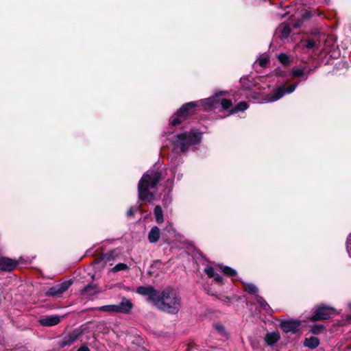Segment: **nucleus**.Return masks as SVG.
<instances>
[{
  "label": "nucleus",
  "mask_w": 351,
  "mask_h": 351,
  "mask_svg": "<svg viewBox=\"0 0 351 351\" xmlns=\"http://www.w3.org/2000/svg\"><path fill=\"white\" fill-rule=\"evenodd\" d=\"M198 104L196 101H190L184 104L177 111L170 117L169 125L178 126L182 122L188 119L191 116L195 114Z\"/></svg>",
  "instance_id": "4"
},
{
  "label": "nucleus",
  "mask_w": 351,
  "mask_h": 351,
  "mask_svg": "<svg viewBox=\"0 0 351 351\" xmlns=\"http://www.w3.org/2000/svg\"><path fill=\"white\" fill-rule=\"evenodd\" d=\"M204 272L207 274L209 278H214L216 275L214 268L212 266H207L204 269Z\"/></svg>",
  "instance_id": "35"
},
{
  "label": "nucleus",
  "mask_w": 351,
  "mask_h": 351,
  "mask_svg": "<svg viewBox=\"0 0 351 351\" xmlns=\"http://www.w3.org/2000/svg\"><path fill=\"white\" fill-rule=\"evenodd\" d=\"M274 73L275 75L278 77H285L287 75V72L282 71L280 68L276 69Z\"/></svg>",
  "instance_id": "39"
},
{
  "label": "nucleus",
  "mask_w": 351,
  "mask_h": 351,
  "mask_svg": "<svg viewBox=\"0 0 351 351\" xmlns=\"http://www.w3.org/2000/svg\"><path fill=\"white\" fill-rule=\"evenodd\" d=\"M160 229L157 226L152 228L151 230L148 233V240L151 243H156L160 239Z\"/></svg>",
  "instance_id": "16"
},
{
  "label": "nucleus",
  "mask_w": 351,
  "mask_h": 351,
  "mask_svg": "<svg viewBox=\"0 0 351 351\" xmlns=\"http://www.w3.org/2000/svg\"><path fill=\"white\" fill-rule=\"evenodd\" d=\"M239 82L241 85V87L245 90H250L253 85L252 82L250 80L249 75L241 77Z\"/></svg>",
  "instance_id": "24"
},
{
  "label": "nucleus",
  "mask_w": 351,
  "mask_h": 351,
  "mask_svg": "<svg viewBox=\"0 0 351 351\" xmlns=\"http://www.w3.org/2000/svg\"><path fill=\"white\" fill-rule=\"evenodd\" d=\"M102 261H104L105 262V258H104V254H101L99 256L97 257L95 261H94V263L95 264H99L101 263Z\"/></svg>",
  "instance_id": "44"
},
{
  "label": "nucleus",
  "mask_w": 351,
  "mask_h": 351,
  "mask_svg": "<svg viewBox=\"0 0 351 351\" xmlns=\"http://www.w3.org/2000/svg\"><path fill=\"white\" fill-rule=\"evenodd\" d=\"M277 31L280 34V38L285 39L290 36L291 28L289 24L282 23L278 26Z\"/></svg>",
  "instance_id": "15"
},
{
  "label": "nucleus",
  "mask_w": 351,
  "mask_h": 351,
  "mask_svg": "<svg viewBox=\"0 0 351 351\" xmlns=\"http://www.w3.org/2000/svg\"><path fill=\"white\" fill-rule=\"evenodd\" d=\"M154 213L156 217V221L158 223H162L164 221L162 210L160 206L157 205L155 206Z\"/></svg>",
  "instance_id": "23"
},
{
  "label": "nucleus",
  "mask_w": 351,
  "mask_h": 351,
  "mask_svg": "<svg viewBox=\"0 0 351 351\" xmlns=\"http://www.w3.org/2000/svg\"><path fill=\"white\" fill-rule=\"evenodd\" d=\"M335 315V309L325 304H320L315 308L313 315L310 317L312 322L326 320Z\"/></svg>",
  "instance_id": "5"
},
{
  "label": "nucleus",
  "mask_w": 351,
  "mask_h": 351,
  "mask_svg": "<svg viewBox=\"0 0 351 351\" xmlns=\"http://www.w3.org/2000/svg\"><path fill=\"white\" fill-rule=\"evenodd\" d=\"M99 292V287L96 284L89 283L82 290L81 293L84 295L92 296Z\"/></svg>",
  "instance_id": "14"
},
{
  "label": "nucleus",
  "mask_w": 351,
  "mask_h": 351,
  "mask_svg": "<svg viewBox=\"0 0 351 351\" xmlns=\"http://www.w3.org/2000/svg\"><path fill=\"white\" fill-rule=\"evenodd\" d=\"M73 281L72 280H65L58 285L53 286L46 292L47 296H60L65 292L72 285Z\"/></svg>",
  "instance_id": "6"
},
{
  "label": "nucleus",
  "mask_w": 351,
  "mask_h": 351,
  "mask_svg": "<svg viewBox=\"0 0 351 351\" xmlns=\"http://www.w3.org/2000/svg\"><path fill=\"white\" fill-rule=\"evenodd\" d=\"M219 267L222 271V272L226 276L234 277L237 275V271L229 266L219 265Z\"/></svg>",
  "instance_id": "21"
},
{
  "label": "nucleus",
  "mask_w": 351,
  "mask_h": 351,
  "mask_svg": "<svg viewBox=\"0 0 351 351\" xmlns=\"http://www.w3.org/2000/svg\"><path fill=\"white\" fill-rule=\"evenodd\" d=\"M215 329L219 334L222 335L226 334L225 327L221 324H217L215 325Z\"/></svg>",
  "instance_id": "37"
},
{
  "label": "nucleus",
  "mask_w": 351,
  "mask_h": 351,
  "mask_svg": "<svg viewBox=\"0 0 351 351\" xmlns=\"http://www.w3.org/2000/svg\"><path fill=\"white\" fill-rule=\"evenodd\" d=\"M346 248L349 256L351 257V233L349 234L346 240Z\"/></svg>",
  "instance_id": "38"
},
{
  "label": "nucleus",
  "mask_w": 351,
  "mask_h": 351,
  "mask_svg": "<svg viewBox=\"0 0 351 351\" xmlns=\"http://www.w3.org/2000/svg\"><path fill=\"white\" fill-rule=\"evenodd\" d=\"M242 284H243V289L245 291H246L248 293L252 294V295H257L256 293L258 291V289L257 288V287L255 285H254L252 283H245V282H242Z\"/></svg>",
  "instance_id": "22"
},
{
  "label": "nucleus",
  "mask_w": 351,
  "mask_h": 351,
  "mask_svg": "<svg viewBox=\"0 0 351 351\" xmlns=\"http://www.w3.org/2000/svg\"><path fill=\"white\" fill-rule=\"evenodd\" d=\"M249 106L245 101H241L229 110V114H236L239 112H243L248 108Z\"/></svg>",
  "instance_id": "19"
},
{
  "label": "nucleus",
  "mask_w": 351,
  "mask_h": 351,
  "mask_svg": "<svg viewBox=\"0 0 351 351\" xmlns=\"http://www.w3.org/2000/svg\"><path fill=\"white\" fill-rule=\"evenodd\" d=\"M137 209L141 210V206H139L137 208Z\"/></svg>",
  "instance_id": "51"
},
{
  "label": "nucleus",
  "mask_w": 351,
  "mask_h": 351,
  "mask_svg": "<svg viewBox=\"0 0 351 351\" xmlns=\"http://www.w3.org/2000/svg\"><path fill=\"white\" fill-rule=\"evenodd\" d=\"M265 96H262L259 93L254 92L252 93V97L254 99H261L263 101V97Z\"/></svg>",
  "instance_id": "45"
},
{
  "label": "nucleus",
  "mask_w": 351,
  "mask_h": 351,
  "mask_svg": "<svg viewBox=\"0 0 351 351\" xmlns=\"http://www.w3.org/2000/svg\"><path fill=\"white\" fill-rule=\"evenodd\" d=\"M297 85V84H291L289 86L286 87V93H293L295 90Z\"/></svg>",
  "instance_id": "40"
},
{
  "label": "nucleus",
  "mask_w": 351,
  "mask_h": 351,
  "mask_svg": "<svg viewBox=\"0 0 351 351\" xmlns=\"http://www.w3.org/2000/svg\"><path fill=\"white\" fill-rule=\"evenodd\" d=\"M97 309L102 312L117 313L115 304L101 306L98 307Z\"/></svg>",
  "instance_id": "28"
},
{
  "label": "nucleus",
  "mask_w": 351,
  "mask_h": 351,
  "mask_svg": "<svg viewBox=\"0 0 351 351\" xmlns=\"http://www.w3.org/2000/svg\"><path fill=\"white\" fill-rule=\"evenodd\" d=\"M61 317L57 315H46L39 319V323L43 326H53L61 322Z\"/></svg>",
  "instance_id": "10"
},
{
  "label": "nucleus",
  "mask_w": 351,
  "mask_h": 351,
  "mask_svg": "<svg viewBox=\"0 0 351 351\" xmlns=\"http://www.w3.org/2000/svg\"><path fill=\"white\" fill-rule=\"evenodd\" d=\"M199 106H202L204 107V110H212L214 109L213 107V102L214 99H213V97H210L208 98L201 99L198 101H197Z\"/></svg>",
  "instance_id": "18"
},
{
  "label": "nucleus",
  "mask_w": 351,
  "mask_h": 351,
  "mask_svg": "<svg viewBox=\"0 0 351 351\" xmlns=\"http://www.w3.org/2000/svg\"><path fill=\"white\" fill-rule=\"evenodd\" d=\"M286 93V87L285 86H280L274 88L269 94H267L263 97V101L265 102H274L281 99Z\"/></svg>",
  "instance_id": "8"
},
{
  "label": "nucleus",
  "mask_w": 351,
  "mask_h": 351,
  "mask_svg": "<svg viewBox=\"0 0 351 351\" xmlns=\"http://www.w3.org/2000/svg\"><path fill=\"white\" fill-rule=\"evenodd\" d=\"M77 351H90L88 347L86 346V344H82Z\"/></svg>",
  "instance_id": "46"
},
{
  "label": "nucleus",
  "mask_w": 351,
  "mask_h": 351,
  "mask_svg": "<svg viewBox=\"0 0 351 351\" xmlns=\"http://www.w3.org/2000/svg\"><path fill=\"white\" fill-rule=\"evenodd\" d=\"M291 75L293 77H299L302 80L304 77L305 72L304 69L293 68L291 70Z\"/></svg>",
  "instance_id": "29"
},
{
  "label": "nucleus",
  "mask_w": 351,
  "mask_h": 351,
  "mask_svg": "<svg viewBox=\"0 0 351 351\" xmlns=\"http://www.w3.org/2000/svg\"><path fill=\"white\" fill-rule=\"evenodd\" d=\"M326 330V327L322 324H314L312 326L309 332L318 335L321 333H323Z\"/></svg>",
  "instance_id": "25"
},
{
  "label": "nucleus",
  "mask_w": 351,
  "mask_h": 351,
  "mask_svg": "<svg viewBox=\"0 0 351 351\" xmlns=\"http://www.w3.org/2000/svg\"><path fill=\"white\" fill-rule=\"evenodd\" d=\"M312 69H309L306 73H305L304 77L302 79L303 81H306L308 78V74L311 72Z\"/></svg>",
  "instance_id": "47"
},
{
  "label": "nucleus",
  "mask_w": 351,
  "mask_h": 351,
  "mask_svg": "<svg viewBox=\"0 0 351 351\" xmlns=\"http://www.w3.org/2000/svg\"><path fill=\"white\" fill-rule=\"evenodd\" d=\"M157 263H160V261H156L154 262V264H157Z\"/></svg>",
  "instance_id": "49"
},
{
  "label": "nucleus",
  "mask_w": 351,
  "mask_h": 351,
  "mask_svg": "<svg viewBox=\"0 0 351 351\" xmlns=\"http://www.w3.org/2000/svg\"><path fill=\"white\" fill-rule=\"evenodd\" d=\"M214 280L220 284V285H222L223 284V277L219 274H216L214 277Z\"/></svg>",
  "instance_id": "43"
},
{
  "label": "nucleus",
  "mask_w": 351,
  "mask_h": 351,
  "mask_svg": "<svg viewBox=\"0 0 351 351\" xmlns=\"http://www.w3.org/2000/svg\"><path fill=\"white\" fill-rule=\"evenodd\" d=\"M126 216L128 217V218H132L134 217V209L133 207H130L127 213H126Z\"/></svg>",
  "instance_id": "42"
},
{
  "label": "nucleus",
  "mask_w": 351,
  "mask_h": 351,
  "mask_svg": "<svg viewBox=\"0 0 351 351\" xmlns=\"http://www.w3.org/2000/svg\"><path fill=\"white\" fill-rule=\"evenodd\" d=\"M312 16V13L310 11L306 10L302 14V19L303 20H306L310 19Z\"/></svg>",
  "instance_id": "41"
},
{
  "label": "nucleus",
  "mask_w": 351,
  "mask_h": 351,
  "mask_svg": "<svg viewBox=\"0 0 351 351\" xmlns=\"http://www.w3.org/2000/svg\"><path fill=\"white\" fill-rule=\"evenodd\" d=\"M278 60L281 64L288 66L293 62V58L285 53H281L278 55Z\"/></svg>",
  "instance_id": "20"
},
{
  "label": "nucleus",
  "mask_w": 351,
  "mask_h": 351,
  "mask_svg": "<svg viewBox=\"0 0 351 351\" xmlns=\"http://www.w3.org/2000/svg\"><path fill=\"white\" fill-rule=\"evenodd\" d=\"M216 298L219 300H221L225 303H226L228 306L231 303V298L228 296H224V295H215Z\"/></svg>",
  "instance_id": "36"
},
{
  "label": "nucleus",
  "mask_w": 351,
  "mask_h": 351,
  "mask_svg": "<svg viewBox=\"0 0 351 351\" xmlns=\"http://www.w3.org/2000/svg\"><path fill=\"white\" fill-rule=\"evenodd\" d=\"M232 298H234L237 302L241 300V297L238 295H234Z\"/></svg>",
  "instance_id": "48"
},
{
  "label": "nucleus",
  "mask_w": 351,
  "mask_h": 351,
  "mask_svg": "<svg viewBox=\"0 0 351 351\" xmlns=\"http://www.w3.org/2000/svg\"><path fill=\"white\" fill-rule=\"evenodd\" d=\"M134 305L130 300H127L125 298H123L122 301L115 304L117 313H129L132 309Z\"/></svg>",
  "instance_id": "11"
},
{
  "label": "nucleus",
  "mask_w": 351,
  "mask_h": 351,
  "mask_svg": "<svg viewBox=\"0 0 351 351\" xmlns=\"http://www.w3.org/2000/svg\"><path fill=\"white\" fill-rule=\"evenodd\" d=\"M81 335L82 332L79 331L78 330H74L72 332L69 333L68 335L64 337L60 343L61 347L64 348V346L73 344L76 340L79 339Z\"/></svg>",
  "instance_id": "12"
},
{
  "label": "nucleus",
  "mask_w": 351,
  "mask_h": 351,
  "mask_svg": "<svg viewBox=\"0 0 351 351\" xmlns=\"http://www.w3.org/2000/svg\"><path fill=\"white\" fill-rule=\"evenodd\" d=\"M202 133L193 128L189 132H184L176 134L172 139L173 150L180 149V152L185 153L191 145H195L201 142Z\"/></svg>",
  "instance_id": "3"
},
{
  "label": "nucleus",
  "mask_w": 351,
  "mask_h": 351,
  "mask_svg": "<svg viewBox=\"0 0 351 351\" xmlns=\"http://www.w3.org/2000/svg\"><path fill=\"white\" fill-rule=\"evenodd\" d=\"M269 62V57L266 55L258 59V64L261 67H266Z\"/></svg>",
  "instance_id": "33"
},
{
  "label": "nucleus",
  "mask_w": 351,
  "mask_h": 351,
  "mask_svg": "<svg viewBox=\"0 0 351 351\" xmlns=\"http://www.w3.org/2000/svg\"><path fill=\"white\" fill-rule=\"evenodd\" d=\"M94 277H95V276H94V275H93V276H92V277H91V278H92V279H94Z\"/></svg>",
  "instance_id": "52"
},
{
  "label": "nucleus",
  "mask_w": 351,
  "mask_h": 351,
  "mask_svg": "<svg viewBox=\"0 0 351 351\" xmlns=\"http://www.w3.org/2000/svg\"><path fill=\"white\" fill-rule=\"evenodd\" d=\"M280 339V335L278 331L267 332L265 336V341L267 346H273Z\"/></svg>",
  "instance_id": "13"
},
{
  "label": "nucleus",
  "mask_w": 351,
  "mask_h": 351,
  "mask_svg": "<svg viewBox=\"0 0 351 351\" xmlns=\"http://www.w3.org/2000/svg\"><path fill=\"white\" fill-rule=\"evenodd\" d=\"M136 292L141 295L147 296L151 302L160 311L176 314L181 308V299L176 291L171 287H167L161 292L153 286H139Z\"/></svg>",
  "instance_id": "1"
},
{
  "label": "nucleus",
  "mask_w": 351,
  "mask_h": 351,
  "mask_svg": "<svg viewBox=\"0 0 351 351\" xmlns=\"http://www.w3.org/2000/svg\"><path fill=\"white\" fill-rule=\"evenodd\" d=\"M224 95H226V92L220 91V92L216 93L215 95L212 96L213 99H214V102H213L214 109L217 108L219 104H221V101L223 99V98H221V97L224 96Z\"/></svg>",
  "instance_id": "26"
},
{
  "label": "nucleus",
  "mask_w": 351,
  "mask_h": 351,
  "mask_svg": "<svg viewBox=\"0 0 351 351\" xmlns=\"http://www.w3.org/2000/svg\"><path fill=\"white\" fill-rule=\"evenodd\" d=\"M221 106L223 110H230L232 107V100L230 99L223 98L221 101Z\"/></svg>",
  "instance_id": "30"
},
{
  "label": "nucleus",
  "mask_w": 351,
  "mask_h": 351,
  "mask_svg": "<svg viewBox=\"0 0 351 351\" xmlns=\"http://www.w3.org/2000/svg\"><path fill=\"white\" fill-rule=\"evenodd\" d=\"M301 45L304 48L312 49L316 46V43L313 39L303 40L301 41Z\"/></svg>",
  "instance_id": "27"
},
{
  "label": "nucleus",
  "mask_w": 351,
  "mask_h": 351,
  "mask_svg": "<svg viewBox=\"0 0 351 351\" xmlns=\"http://www.w3.org/2000/svg\"><path fill=\"white\" fill-rule=\"evenodd\" d=\"M319 339L316 337H311L309 338H305L304 341V346L311 349H315L319 345Z\"/></svg>",
  "instance_id": "17"
},
{
  "label": "nucleus",
  "mask_w": 351,
  "mask_h": 351,
  "mask_svg": "<svg viewBox=\"0 0 351 351\" xmlns=\"http://www.w3.org/2000/svg\"><path fill=\"white\" fill-rule=\"evenodd\" d=\"M18 265L19 261L16 259L6 256H0V271H12L16 268Z\"/></svg>",
  "instance_id": "9"
},
{
  "label": "nucleus",
  "mask_w": 351,
  "mask_h": 351,
  "mask_svg": "<svg viewBox=\"0 0 351 351\" xmlns=\"http://www.w3.org/2000/svg\"><path fill=\"white\" fill-rule=\"evenodd\" d=\"M162 179V173L160 171L145 172L138 184V199L141 201L152 202L156 196L154 193L149 191V189L155 188Z\"/></svg>",
  "instance_id": "2"
},
{
  "label": "nucleus",
  "mask_w": 351,
  "mask_h": 351,
  "mask_svg": "<svg viewBox=\"0 0 351 351\" xmlns=\"http://www.w3.org/2000/svg\"><path fill=\"white\" fill-rule=\"evenodd\" d=\"M301 322L296 319H287L280 322L279 326L285 333L291 332L295 334L299 331Z\"/></svg>",
  "instance_id": "7"
},
{
  "label": "nucleus",
  "mask_w": 351,
  "mask_h": 351,
  "mask_svg": "<svg viewBox=\"0 0 351 351\" xmlns=\"http://www.w3.org/2000/svg\"><path fill=\"white\" fill-rule=\"evenodd\" d=\"M129 269V267L123 263H119L117 264L114 267L111 269V271L114 273L120 271H126Z\"/></svg>",
  "instance_id": "31"
},
{
  "label": "nucleus",
  "mask_w": 351,
  "mask_h": 351,
  "mask_svg": "<svg viewBox=\"0 0 351 351\" xmlns=\"http://www.w3.org/2000/svg\"><path fill=\"white\" fill-rule=\"evenodd\" d=\"M104 258H105V263L107 262H110L114 259L115 255H114V251H110L108 252L106 254H104Z\"/></svg>",
  "instance_id": "34"
},
{
  "label": "nucleus",
  "mask_w": 351,
  "mask_h": 351,
  "mask_svg": "<svg viewBox=\"0 0 351 351\" xmlns=\"http://www.w3.org/2000/svg\"><path fill=\"white\" fill-rule=\"evenodd\" d=\"M255 298H256V301L257 302V303L260 305V306L262 308L265 310L267 307L268 308L269 307V304H267V302L261 295H255Z\"/></svg>",
  "instance_id": "32"
},
{
  "label": "nucleus",
  "mask_w": 351,
  "mask_h": 351,
  "mask_svg": "<svg viewBox=\"0 0 351 351\" xmlns=\"http://www.w3.org/2000/svg\"><path fill=\"white\" fill-rule=\"evenodd\" d=\"M148 274H149L150 276H152V274L151 273V271H149V272H148Z\"/></svg>",
  "instance_id": "50"
}]
</instances>
